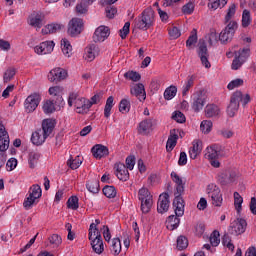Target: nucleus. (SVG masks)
<instances>
[{"instance_id":"bb28decb","label":"nucleus","mask_w":256,"mask_h":256,"mask_svg":"<svg viewBox=\"0 0 256 256\" xmlns=\"http://www.w3.org/2000/svg\"><path fill=\"white\" fill-rule=\"evenodd\" d=\"M179 139V135H177V133H175V130L170 132V135L168 137V140L166 142V151L168 153H171V151H173V149H175V147L177 146V141Z\"/></svg>"},{"instance_id":"5fc2aeb1","label":"nucleus","mask_w":256,"mask_h":256,"mask_svg":"<svg viewBox=\"0 0 256 256\" xmlns=\"http://www.w3.org/2000/svg\"><path fill=\"white\" fill-rule=\"evenodd\" d=\"M68 209H72L73 211H77L79 209V198L77 196H72L67 201Z\"/></svg>"},{"instance_id":"7c9ffc66","label":"nucleus","mask_w":256,"mask_h":256,"mask_svg":"<svg viewBox=\"0 0 256 256\" xmlns=\"http://www.w3.org/2000/svg\"><path fill=\"white\" fill-rule=\"evenodd\" d=\"M90 241L93 251H95L98 255H101V253L105 251V246L103 245V238H96Z\"/></svg>"},{"instance_id":"f704fd0d","label":"nucleus","mask_w":256,"mask_h":256,"mask_svg":"<svg viewBox=\"0 0 256 256\" xmlns=\"http://www.w3.org/2000/svg\"><path fill=\"white\" fill-rule=\"evenodd\" d=\"M187 247H189V240L183 235L178 236L176 240V249L178 251H185Z\"/></svg>"},{"instance_id":"f8f14e48","label":"nucleus","mask_w":256,"mask_h":256,"mask_svg":"<svg viewBox=\"0 0 256 256\" xmlns=\"http://www.w3.org/2000/svg\"><path fill=\"white\" fill-rule=\"evenodd\" d=\"M83 31V20L79 18H73L68 24V35L71 37H77Z\"/></svg>"},{"instance_id":"603ef678","label":"nucleus","mask_w":256,"mask_h":256,"mask_svg":"<svg viewBox=\"0 0 256 256\" xmlns=\"http://www.w3.org/2000/svg\"><path fill=\"white\" fill-rule=\"evenodd\" d=\"M196 43H197V29H193L186 41V47H188V49H191L193 45H195Z\"/></svg>"},{"instance_id":"a878e982","label":"nucleus","mask_w":256,"mask_h":256,"mask_svg":"<svg viewBox=\"0 0 256 256\" xmlns=\"http://www.w3.org/2000/svg\"><path fill=\"white\" fill-rule=\"evenodd\" d=\"M170 176L172 181L176 184V192L174 194L185 193V184H183V179L179 177L176 172H171Z\"/></svg>"},{"instance_id":"79ce46f5","label":"nucleus","mask_w":256,"mask_h":256,"mask_svg":"<svg viewBox=\"0 0 256 256\" xmlns=\"http://www.w3.org/2000/svg\"><path fill=\"white\" fill-rule=\"evenodd\" d=\"M45 115H51V113H55V102L52 100H46L42 107Z\"/></svg>"},{"instance_id":"6e6552de","label":"nucleus","mask_w":256,"mask_h":256,"mask_svg":"<svg viewBox=\"0 0 256 256\" xmlns=\"http://www.w3.org/2000/svg\"><path fill=\"white\" fill-rule=\"evenodd\" d=\"M39 103H41V94L39 93L30 94L24 102L26 113H33V111H35V109L39 107Z\"/></svg>"},{"instance_id":"423d86ee","label":"nucleus","mask_w":256,"mask_h":256,"mask_svg":"<svg viewBox=\"0 0 256 256\" xmlns=\"http://www.w3.org/2000/svg\"><path fill=\"white\" fill-rule=\"evenodd\" d=\"M191 99V107L193 111H195V113H199V111H203V108L207 103V92L203 89L197 90L192 94Z\"/></svg>"},{"instance_id":"4468645a","label":"nucleus","mask_w":256,"mask_h":256,"mask_svg":"<svg viewBox=\"0 0 256 256\" xmlns=\"http://www.w3.org/2000/svg\"><path fill=\"white\" fill-rule=\"evenodd\" d=\"M109 35H111L109 27L103 25L99 26L93 34V41L94 43H103V41H105Z\"/></svg>"},{"instance_id":"49530a36","label":"nucleus","mask_w":256,"mask_h":256,"mask_svg":"<svg viewBox=\"0 0 256 256\" xmlns=\"http://www.w3.org/2000/svg\"><path fill=\"white\" fill-rule=\"evenodd\" d=\"M103 193L108 199H115V197H117V190L114 186H105L103 188Z\"/></svg>"},{"instance_id":"9d476101","label":"nucleus","mask_w":256,"mask_h":256,"mask_svg":"<svg viewBox=\"0 0 256 256\" xmlns=\"http://www.w3.org/2000/svg\"><path fill=\"white\" fill-rule=\"evenodd\" d=\"M197 55L203 67L211 69V62H209V50L207 49V44H205V42L198 45Z\"/></svg>"},{"instance_id":"2f4dec72","label":"nucleus","mask_w":256,"mask_h":256,"mask_svg":"<svg viewBox=\"0 0 256 256\" xmlns=\"http://www.w3.org/2000/svg\"><path fill=\"white\" fill-rule=\"evenodd\" d=\"M61 49L65 57H71L73 53V46H71V42H69V40L66 38L61 40Z\"/></svg>"},{"instance_id":"393cba45","label":"nucleus","mask_w":256,"mask_h":256,"mask_svg":"<svg viewBox=\"0 0 256 256\" xmlns=\"http://www.w3.org/2000/svg\"><path fill=\"white\" fill-rule=\"evenodd\" d=\"M192 145L189 150L190 159H197V156L201 155V151H203V143L200 140H194Z\"/></svg>"},{"instance_id":"774afa93","label":"nucleus","mask_w":256,"mask_h":256,"mask_svg":"<svg viewBox=\"0 0 256 256\" xmlns=\"http://www.w3.org/2000/svg\"><path fill=\"white\" fill-rule=\"evenodd\" d=\"M41 44H42V47L44 48L46 55H48V53H52L53 49L55 48V42L53 41H45V42H42Z\"/></svg>"},{"instance_id":"c9c22d12","label":"nucleus","mask_w":256,"mask_h":256,"mask_svg":"<svg viewBox=\"0 0 256 256\" xmlns=\"http://www.w3.org/2000/svg\"><path fill=\"white\" fill-rule=\"evenodd\" d=\"M95 239L103 238L101 237V232L97 229V225L95 223H91L89 228V241H93Z\"/></svg>"},{"instance_id":"e2e57ef3","label":"nucleus","mask_w":256,"mask_h":256,"mask_svg":"<svg viewBox=\"0 0 256 256\" xmlns=\"http://www.w3.org/2000/svg\"><path fill=\"white\" fill-rule=\"evenodd\" d=\"M222 245H224V247H227V249H229L230 251L235 250V245L231 243V236L229 234H225L223 236Z\"/></svg>"},{"instance_id":"2eb2a0df","label":"nucleus","mask_w":256,"mask_h":256,"mask_svg":"<svg viewBox=\"0 0 256 256\" xmlns=\"http://www.w3.org/2000/svg\"><path fill=\"white\" fill-rule=\"evenodd\" d=\"M173 207L176 217H183L185 215V200H183V194H174Z\"/></svg>"},{"instance_id":"ea45409f","label":"nucleus","mask_w":256,"mask_h":256,"mask_svg":"<svg viewBox=\"0 0 256 256\" xmlns=\"http://www.w3.org/2000/svg\"><path fill=\"white\" fill-rule=\"evenodd\" d=\"M110 251L112 255H119L121 253V239L119 238H113L111 246H110Z\"/></svg>"},{"instance_id":"ddd939ff","label":"nucleus","mask_w":256,"mask_h":256,"mask_svg":"<svg viewBox=\"0 0 256 256\" xmlns=\"http://www.w3.org/2000/svg\"><path fill=\"white\" fill-rule=\"evenodd\" d=\"M10 143L9 132L7 131V128H5V125H3V121L0 119V151H7Z\"/></svg>"},{"instance_id":"37998d69","label":"nucleus","mask_w":256,"mask_h":256,"mask_svg":"<svg viewBox=\"0 0 256 256\" xmlns=\"http://www.w3.org/2000/svg\"><path fill=\"white\" fill-rule=\"evenodd\" d=\"M228 0H209L208 7L214 11L227 5Z\"/></svg>"},{"instance_id":"c756f323","label":"nucleus","mask_w":256,"mask_h":256,"mask_svg":"<svg viewBox=\"0 0 256 256\" xmlns=\"http://www.w3.org/2000/svg\"><path fill=\"white\" fill-rule=\"evenodd\" d=\"M221 148L219 145L214 144L210 147H207L205 157L206 159H217L220 155Z\"/></svg>"},{"instance_id":"58836bf2","label":"nucleus","mask_w":256,"mask_h":256,"mask_svg":"<svg viewBox=\"0 0 256 256\" xmlns=\"http://www.w3.org/2000/svg\"><path fill=\"white\" fill-rule=\"evenodd\" d=\"M16 74L17 69H15L14 67H9L8 69H6L3 74L4 83H9L10 81H13Z\"/></svg>"},{"instance_id":"c03bdc74","label":"nucleus","mask_w":256,"mask_h":256,"mask_svg":"<svg viewBox=\"0 0 256 256\" xmlns=\"http://www.w3.org/2000/svg\"><path fill=\"white\" fill-rule=\"evenodd\" d=\"M37 199L36 198H33V196H30L28 194V196L24 199V202H23V207L26 211H29V209H33V205H36L37 203Z\"/></svg>"},{"instance_id":"e433bc0d","label":"nucleus","mask_w":256,"mask_h":256,"mask_svg":"<svg viewBox=\"0 0 256 256\" xmlns=\"http://www.w3.org/2000/svg\"><path fill=\"white\" fill-rule=\"evenodd\" d=\"M49 95L52 97H57L58 101H63V87L61 86H52L48 90Z\"/></svg>"},{"instance_id":"cd10ccee","label":"nucleus","mask_w":256,"mask_h":256,"mask_svg":"<svg viewBox=\"0 0 256 256\" xmlns=\"http://www.w3.org/2000/svg\"><path fill=\"white\" fill-rule=\"evenodd\" d=\"M181 223V219H179V216L176 215H170L167 219H166V228L169 231H175V229H177V227H179Z\"/></svg>"},{"instance_id":"7ed1b4c3","label":"nucleus","mask_w":256,"mask_h":256,"mask_svg":"<svg viewBox=\"0 0 256 256\" xmlns=\"http://www.w3.org/2000/svg\"><path fill=\"white\" fill-rule=\"evenodd\" d=\"M69 107H75L76 113L84 114L88 113L91 109V103L84 97L79 96L77 92H71L68 96Z\"/></svg>"},{"instance_id":"f03ea898","label":"nucleus","mask_w":256,"mask_h":256,"mask_svg":"<svg viewBox=\"0 0 256 256\" xmlns=\"http://www.w3.org/2000/svg\"><path fill=\"white\" fill-rule=\"evenodd\" d=\"M155 25V11L151 8H146L140 16L135 18L134 27L141 31H147Z\"/></svg>"},{"instance_id":"4be33fe9","label":"nucleus","mask_w":256,"mask_h":256,"mask_svg":"<svg viewBox=\"0 0 256 256\" xmlns=\"http://www.w3.org/2000/svg\"><path fill=\"white\" fill-rule=\"evenodd\" d=\"M153 131V119H144L139 123L138 133L141 135H147Z\"/></svg>"},{"instance_id":"1a4fd4ad","label":"nucleus","mask_w":256,"mask_h":256,"mask_svg":"<svg viewBox=\"0 0 256 256\" xmlns=\"http://www.w3.org/2000/svg\"><path fill=\"white\" fill-rule=\"evenodd\" d=\"M247 230V221L243 218H237L234 220L229 227L231 235H243Z\"/></svg>"},{"instance_id":"4c0bfd02","label":"nucleus","mask_w":256,"mask_h":256,"mask_svg":"<svg viewBox=\"0 0 256 256\" xmlns=\"http://www.w3.org/2000/svg\"><path fill=\"white\" fill-rule=\"evenodd\" d=\"M206 117H217L219 115V106L215 104H208L205 108Z\"/></svg>"},{"instance_id":"680f3d73","label":"nucleus","mask_w":256,"mask_h":256,"mask_svg":"<svg viewBox=\"0 0 256 256\" xmlns=\"http://www.w3.org/2000/svg\"><path fill=\"white\" fill-rule=\"evenodd\" d=\"M125 79H129L130 81H141V74L135 71H129L124 74Z\"/></svg>"},{"instance_id":"412c9836","label":"nucleus","mask_w":256,"mask_h":256,"mask_svg":"<svg viewBox=\"0 0 256 256\" xmlns=\"http://www.w3.org/2000/svg\"><path fill=\"white\" fill-rule=\"evenodd\" d=\"M44 19L45 15L42 13H34L29 17L28 24L31 25V27H35V29H41Z\"/></svg>"},{"instance_id":"69168bd1","label":"nucleus","mask_w":256,"mask_h":256,"mask_svg":"<svg viewBox=\"0 0 256 256\" xmlns=\"http://www.w3.org/2000/svg\"><path fill=\"white\" fill-rule=\"evenodd\" d=\"M131 27V22H126L122 29L119 30L121 39H127Z\"/></svg>"},{"instance_id":"864d4df0","label":"nucleus","mask_w":256,"mask_h":256,"mask_svg":"<svg viewBox=\"0 0 256 256\" xmlns=\"http://www.w3.org/2000/svg\"><path fill=\"white\" fill-rule=\"evenodd\" d=\"M120 113H129L131 111V102L127 99H122L119 103Z\"/></svg>"},{"instance_id":"39448f33","label":"nucleus","mask_w":256,"mask_h":256,"mask_svg":"<svg viewBox=\"0 0 256 256\" xmlns=\"http://www.w3.org/2000/svg\"><path fill=\"white\" fill-rule=\"evenodd\" d=\"M206 193L214 207H221L223 205V193H221V188L217 184H209L206 188Z\"/></svg>"},{"instance_id":"a18cd8bd","label":"nucleus","mask_w":256,"mask_h":256,"mask_svg":"<svg viewBox=\"0 0 256 256\" xmlns=\"http://www.w3.org/2000/svg\"><path fill=\"white\" fill-rule=\"evenodd\" d=\"M249 55H251V50L249 48H243L235 53V56L241 59V61L244 63L247 61V59H249Z\"/></svg>"},{"instance_id":"c85d7f7f","label":"nucleus","mask_w":256,"mask_h":256,"mask_svg":"<svg viewBox=\"0 0 256 256\" xmlns=\"http://www.w3.org/2000/svg\"><path fill=\"white\" fill-rule=\"evenodd\" d=\"M195 79H197V75L192 74L189 75L186 78V81L184 82V85L182 86V95L185 97V95H188L189 91H191V87L195 85Z\"/></svg>"},{"instance_id":"3c124183","label":"nucleus","mask_w":256,"mask_h":256,"mask_svg":"<svg viewBox=\"0 0 256 256\" xmlns=\"http://www.w3.org/2000/svg\"><path fill=\"white\" fill-rule=\"evenodd\" d=\"M175 95H177V88L175 86H170L164 91V99L166 101H171Z\"/></svg>"},{"instance_id":"aec40b11","label":"nucleus","mask_w":256,"mask_h":256,"mask_svg":"<svg viewBox=\"0 0 256 256\" xmlns=\"http://www.w3.org/2000/svg\"><path fill=\"white\" fill-rule=\"evenodd\" d=\"M131 95H134L139 99V101H145L147 99V94L145 92V85L138 83L135 84L131 90H130Z\"/></svg>"},{"instance_id":"338daca9","label":"nucleus","mask_w":256,"mask_h":256,"mask_svg":"<svg viewBox=\"0 0 256 256\" xmlns=\"http://www.w3.org/2000/svg\"><path fill=\"white\" fill-rule=\"evenodd\" d=\"M172 119L176 121V123H185L186 121L185 114H183L181 111H175L172 114Z\"/></svg>"},{"instance_id":"8fccbe9b","label":"nucleus","mask_w":256,"mask_h":256,"mask_svg":"<svg viewBox=\"0 0 256 256\" xmlns=\"http://www.w3.org/2000/svg\"><path fill=\"white\" fill-rule=\"evenodd\" d=\"M235 13H237V5L231 4L227 9V13L225 16V23H229L233 17H235Z\"/></svg>"},{"instance_id":"4d7b16f0","label":"nucleus","mask_w":256,"mask_h":256,"mask_svg":"<svg viewBox=\"0 0 256 256\" xmlns=\"http://www.w3.org/2000/svg\"><path fill=\"white\" fill-rule=\"evenodd\" d=\"M211 129H213V122L211 120H204L200 124V130L202 133H211Z\"/></svg>"},{"instance_id":"6e6d98bb","label":"nucleus","mask_w":256,"mask_h":256,"mask_svg":"<svg viewBox=\"0 0 256 256\" xmlns=\"http://www.w3.org/2000/svg\"><path fill=\"white\" fill-rule=\"evenodd\" d=\"M251 12L245 9L242 13V27H249L251 25Z\"/></svg>"},{"instance_id":"de8ad7c7","label":"nucleus","mask_w":256,"mask_h":256,"mask_svg":"<svg viewBox=\"0 0 256 256\" xmlns=\"http://www.w3.org/2000/svg\"><path fill=\"white\" fill-rule=\"evenodd\" d=\"M83 163V160H81V158L79 156H76L74 159L70 158L67 161V165L68 167H70V169H79V167H81V164Z\"/></svg>"},{"instance_id":"f3484780","label":"nucleus","mask_w":256,"mask_h":256,"mask_svg":"<svg viewBox=\"0 0 256 256\" xmlns=\"http://www.w3.org/2000/svg\"><path fill=\"white\" fill-rule=\"evenodd\" d=\"M169 194L162 193L158 198L157 211L158 213H167L169 211Z\"/></svg>"},{"instance_id":"f257e3e1","label":"nucleus","mask_w":256,"mask_h":256,"mask_svg":"<svg viewBox=\"0 0 256 256\" xmlns=\"http://www.w3.org/2000/svg\"><path fill=\"white\" fill-rule=\"evenodd\" d=\"M55 129V120L53 119H45L42 122V129H38L31 135V143L36 145V147H40L43 145L45 141H47V137L53 133Z\"/></svg>"},{"instance_id":"052dcab7","label":"nucleus","mask_w":256,"mask_h":256,"mask_svg":"<svg viewBox=\"0 0 256 256\" xmlns=\"http://www.w3.org/2000/svg\"><path fill=\"white\" fill-rule=\"evenodd\" d=\"M86 188L90 193H99V181L93 180L86 184Z\"/></svg>"},{"instance_id":"473e14b6","label":"nucleus","mask_w":256,"mask_h":256,"mask_svg":"<svg viewBox=\"0 0 256 256\" xmlns=\"http://www.w3.org/2000/svg\"><path fill=\"white\" fill-rule=\"evenodd\" d=\"M39 159H41V153L35 151L29 153L28 163L30 169H35V167H37Z\"/></svg>"},{"instance_id":"5701e85b","label":"nucleus","mask_w":256,"mask_h":256,"mask_svg":"<svg viewBox=\"0 0 256 256\" xmlns=\"http://www.w3.org/2000/svg\"><path fill=\"white\" fill-rule=\"evenodd\" d=\"M99 55V46L97 44H90L85 48L86 61H94L95 57Z\"/></svg>"},{"instance_id":"09e8293b","label":"nucleus","mask_w":256,"mask_h":256,"mask_svg":"<svg viewBox=\"0 0 256 256\" xmlns=\"http://www.w3.org/2000/svg\"><path fill=\"white\" fill-rule=\"evenodd\" d=\"M242 205L243 197H241V194H239V192H234V206L237 213H241Z\"/></svg>"},{"instance_id":"13d9d810","label":"nucleus","mask_w":256,"mask_h":256,"mask_svg":"<svg viewBox=\"0 0 256 256\" xmlns=\"http://www.w3.org/2000/svg\"><path fill=\"white\" fill-rule=\"evenodd\" d=\"M221 235L219 234V231L215 230L210 235V243L212 247H217L221 243Z\"/></svg>"},{"instance_id":"0e129e2a","label":"nucleus","mask_w":256,"mask_h":256,"mask_svg":"<svg viewBox=\"0 0 256 256\" xmlns=\"http://www.w3.org/2000/svg\"><path fill=\"white\" fill-rule=\"evenodd\" d=\"M241 86H243V79L237 78L235 80H232L227 85V89H229V91H233V89H237V87H241Z\"/></svg>"},{"instance_id":"9b49d317","label":"nucleus","mask_w":256,"mask_h":256,"mask_svg":"<svg viewBox=\"0 0 256 256\" xmlns=\"http://www.w3.org/2000/svg\"><path fill=\"white\" fill-rule=\"evenodd\" d=\"M67 79V70L57 67L52 69L48 74V80L51 83H61V81H65Z\"/></svg>"},{"instance_id":"20e7f679","label":"nucleus","mask_w":256,"mask_h":256,"mask_svg":"<svg viewBox=\"0 0 256 256\" xmlns=\"http://www.w3.org/2000/svg\"><path fill=\"white\" fill-rule=\"evenodd\" d=\"M138 199L141 203L142 213H149V211H151V207H153V195L147 187H142L138 190Z\"/></svg>"},{"instance_id":"a211bd4d","label":"nucleus","mask_w":256,"mask_h":256,"mask_svg":"<svg viewBox=\"0 0 256 256\" xmlns=\"http://www.w3.org/2000/svg\"><path fill=\"white\" fill-rule=\"evenodd\" d=\"M114 169L116 171V176L120 181H128L129 180V170L127 166L123 163H116L114 165Z\"/></svg>"},{"instance_id":"b1692460","label":"nucleus","mask_w":256,"mask_h":256,"mask_svg":"<svg viewBox=\"0 0 256 256\" xmlns=\"http://www.w3.org/2000/svg\"><path fill=\"white\" fill-rule=\"evenodd\" d=\"M65 29V25L60 23H51L42 28V35H49V33H59Z\"/></svg>"},{"instance_id":"0eeeda50","label":"nucleus","mask_w":256,"mask_h":256,"mask_svg":"<svg viewBox=\"0 0 256 256\" xmlns=\"http://www.w3.org/2000/svg\"><path fill=\"white\" fill-rule=\"evenodd\" d=\"M238 24L235 21L229 22V24L225 27L224 30L221 31L219 35V41L221 43H229L233 39V35H235V31H237Z\"/></svg>"},{"instance_id":"72a5a7b5","label":"nucleus","mask_w":256,"mask_h":256,"mask_svg":"<svg viewBox=\"0 0 256 256\" xmlns=\"http://www.w3.org/2000/svg\"><path fill=\"white\" fill-rule=\"evenodd\" d=\"M115 98L113 96H110L107 98L106 100V104L104 107V117H106V119H109L111 117V109H113V107L115 106Z\"/></svg>"},{"instance_id":"dca6fc26","label":"nucleus","mask_w":256,"mask_h":256,"mask_svg":"<svg viewBox=\"0 0 256 256\" xmlns=\"http://www.w3.org/2000/svg\"><path fill=\"white\" fill-rule=\"evenodd\" d=\"M236 180H237V174H235V172L224 171L218 174V177H217L218 183H220V185L224 187L227 185H231V183H235Z\"/></svg>"},{"instance_id":"a19ab883","label":"nucleus","mask_w":256,"mask_h":256,"mask_svg":"<svg viewBox=\"0 0 256 256\" xmlns=\"http://www.w3.org/2000/svg\"><path fill=\"white\" fill-rule=\"evenodd\" d=\"M31 197L36 199H40L41 195H43V191L41 190V186L39 184H34L32 187L29 189V194Z\"/></svg>"},{"instance_id":"bf43d9fd","label":"nucleus","mask_w":256,"mask_h":256,"mask_svg":"<svg viewBox=\"0 0 256 256\" xmlns=\"http://www.w3.org/2000/svg\"><path fill=\"white\" fill-rule=\"evenodd\" d=\"M237 111H239V104L230 100V104L227 107L229 117H235Z\"/></svg>"},{"instance_id":"6ab92c4d","label":"nucleus","mask_w":256,"mask_h":256,"mask_svg":"<svg viewBox=\"0 0 256 256\" xmlns=\"http://www.w3.org/2000/svg\"><path fill=\"white\" fill-rule=\"evenodd\" d=\"M91 153L95 159H103L109 155V149L101 144H96L92 147Z\"/></svg>"}]
</instances>
